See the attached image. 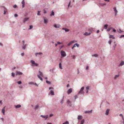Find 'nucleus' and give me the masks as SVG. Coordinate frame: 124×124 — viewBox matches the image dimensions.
I'll use <instances>...</instances> for the list:
<instances>
[{"label": "nucleus", "mask_w": 124, "mask_h": 124, "mask_svg": "<svg viewBox=\"0 0 124 124\" xmlns=\"http://www.w3.org/2000/svg\"><path fill=\"white\" fill-rule=\"evenodd\" d=\"M108 43L109 44H111V41L110 40L108 41Z\"/></svg>", "instance_id": "51"}, {"label": "nucleus", "mask_w": 124, "mask_h": 124, "mask_svg": "<svg viewBox=\"0 0 124 124\" xmlns=\"http://www.w3.org/2000/svg\"><path fill=\"white\" fill-rule=\"evenodd\" d=\"M59 68H60V69H62V64H61V63H59Z\"/></svg>", "instance_id": "30"}, {"label": "nucleus", "mask_w": 124, "mask_h": 124, "mask_svg": "<svg viewBox=\"0 0 124 124\" xmlns=\"http://www.w3.org/2000/svg\"><path fill=\"white\" fill-rule=\"evenodd\" d=\"M34 83L33 82H30L29 83V84L30 85H34Z\"/></svg>", "instance_id": "41"}, {"label": "nucleus", "mask_w": 124, "mask_h": 124, "mask_svg": "<svg viewBox=\"0 0 124 124\" xmlns=\"http://www.w3.org/2000/svg\"><path fill=\"white\" fill-rule=\"evenodd\" d=\"M84 87H82L80 89V91L78 92V94H79L81 93H83V91L84 89Z\"/></svg>", "instance_id": "2"}, {"label": "nucleus", "mask_w": 124, "mask_h": 124, "mask_svg": "<svg viewBox=\"0 0 124 124\" xmlns=\"http://www.w3.org/2000/svg\"><path fill=\"white\" fill-rule=\"evenodd\" d=\"M37 76L38 78L42 81H43V79L42 78L40 77V76L39 75H37Z\"/></svg>", "instance_id": "21"}, {"label": "nucleus", "mask_w": 124, "mask_h": 124, "mask_svg": "<svg viewBox=\"0 0 124 124\" xmlns=\"http://www.w3.org/2000/svg\"><path fill=\"white\" fill-rule=\"evenodd\" d=\"M33 26L32 25H31L30 26V28L29 29V30H30L33 28Z\"/></svg>", "instance_id": "35"}, {"label": "nucleus", "mask_w": 124, "mask_h": 124, "mask_svg": "<svg viewBox=\"0 0 124 124\" xmlns=\"http://www.w3.org/2000/svg\"><path fill=\"white\" fill-rule=\"evenodd\" d=\"M123 120V122H122L121 121V122L123 124H124V119Z\"/></svg>", "instance_id": "64"}, {"label": "nucleus", "mask_w": 124, "mask_h": 124, "mask_svg": "<svg viewBox=\"0 0 124 124\" xmlns=\"http://www.w3.org/2000/svg\"><path fill=\"white\" fill-rule=\"evenodd\" d=\"M91 33V32H89L88 33L87 32H85L84 34L83 35H85L86 36H89L90 35Z\"/></svg>", "instance_id": "7"}, {"label": "nucleus", "mask_w": 124, "mask_h": 124, "mask_svg": "<svg viewBox=\"0 0 124 124\" xmlns=\"http://www.w3.org/2000/svg\"><path fill=\"white\" fill-rule=\"evenodd\" d=\"M86 88L87 90H89V86H87L86 87Z\"/></svg>", "instance_id": "44"}, {"label": "nucleus", "mask_w": 124, "mask_h": 124, "mask_svg": "<svg viewBox=\"0 0 124 124\" xmlns=\"http://www.w3.org/2000/svg\"><path fill=\"white\" fill-rule=\"evenodd\" d=\"M44 20V23L45 24H46L48 22V20L45 17H43Z\"/></svg>", "instance_id": "4"}, {"label": "nucleus", "mask_w": 124, "mask_h": 124, "mask_svg": "<svg viewBox=\"0 0 124 124\" xmlns=\"http://www.w3.org/2000/svg\"><path fill=\"white\" fill-rule=\"evenodd\" d=\"M124 61H122L120 63V66H122L123 65H124Z\"/></svg>", "instance_id": "23"}, {"label": "nucleus", "mask_w": 124, "mask_h": 124, "mask_svg": "<svg viewBox=\"0 0 124 124\" xmlns=\"http://www.w3.org/2000/svg\"><path fill=\"white\" fill-rule=\"evenodd\" d=\"M75 45H76V46H77L78 47L79 46V44H78L77 43H76L75 44Z\"/></svg>", "instance_id": "50"}, {"label": "nucleus", "mask_w": 124, "mask_h": 124, "mask_svg": "<svg viewBox=\"0 0 124 124\" xmlns=\"http://www.w3.org/2000/svg\"><path fill=\"white\" fill-rule=\"evenodd\" d=\"M18 16V15L17 14H15L14 15V16L15 17H17Z\"/></svg>", "instance_id": "49"}, {"label": "nucleus", "mask_w": 124, "mask_h": 124, "mask_svg": "<svg viewBox=\"0 0 124 124\" xmlns=\"http://www.w3.org/2000/svg\"><path fill=\"white\" fill-rule=\"evenodd\" d=\"M26 44H25L24 45H23V46L22 47V48L23 49H25L26 47Z\"/></svg>", "instance_id": "31"}, {"label": "nucleus", "mask_w": 124, "mask_h": 124, "mask_svg": "<svg viewBox=\"0 0 124 124\" xmlns=\"http://www.w3.org/2000/svg\"><path fill=\"white\" fill-rule=\"evenodd\" d=\"M119 76V75H116L115 76V78H116Z\"/></svg>", "instance_id": "58"}, {"label": "nucleus", "mask_w": 124, "mask_h": 124, "mask_svg": "<svg viewBox=\"0 0 124 124\" xmlns=\"http://www.w3.org/2000/svg\"><path fill=\"white\" fill-rule=\"evenodd\" d=\"M21 106L20 105H16L15 106L16 108H20Z\"/></svg>", "instance_id": "27"}, {"label": "nucleus", "mask_w": 124, "mask_h": 124, "mask_svg": "<svg viewBox=\"0 0 124 124\" xmlns=\"http://www.w3.org/2000/svg\"><path fill=\"white\" fill-rule=\"evenodd\" d=\"M50 94L51 95H54V91L52 90H50Z\"/></svg>", "instance_id": "19"}, {"label": "nucleus", "mask_w": 124, "mask_h": 124, "mask_svg": "<svg viewBox=\"0 0 124 124\" xmlns=\"http://www.w3.org/2000/svg\"><path fill=\"white\" fill-rule=\"evenodd\" d=\"M22 74H23V73L22 72H21L20 71H17L16 72V75H22Z\"/></svg>", "instance_id": "16"}, {"label": "nucleus", "mask_w": 124, "mask_h": 124, "mask_svg": "<svg viewBox=\"0 0 124 124\" xmlns=\"http://www.w3.org/2000/svg\"><path fill=\"white\" fill-rule=\"evenodd\" d=\"M72 57H73V59H75V56L74 55H73V56Z\"/></svg>", "instance_id": "60"}, {"label": "nucleus", "mask_w": 124, "mask_h": 124, "mask_svg": "<svg viewBox=\"0 0 124 124\" xmlns=\"http://www.w3.org/2000/svg\"><path fill=\"white\" fill-rule=\"evenodd\" d=\"M39 75L41 77H43V75L42 72L40 71H39Z\"/></svg>", "instance_id": "24"}, {"label": "nucleus", "mask_w": 124, "mask_h": 124, "mask_svg": "<svg viewBox=\"0 0 124 124\" xmlns=\"http://www.w3.org/2000/svg\"><path fill=\"white\" fill-rule=\"evenodd\" d=\"M124 37V35H121L120 36V38H121L123 37Z\"/></svg>", "instance_id": "47"}, {"label": "nucleus", "mask_w": 124, "mask_h": 124, "mask_svg": "<svg viewBox=\"0 0 124 124\" xmlns=\"http://www.w3.org/2000/svg\"><path fill=\"white\" fill-rule=\"evenodd\" d=\"M38 64H37V63H35V64H34L32 65V66H38Z\"/></svg>", "instance_id": "34"}, {"label": "nucleus", "mask_w": 124, "mask_h": 124, "mask_svg": "<svg viewBox=\"0 0 124 124\" xmlns=\"http://www.w3.org/2000/svg\"><path fill=\"white\" fill-rule=\"evenodd\" d=\"M119 32L120 33H122V32H124V31H122L120 29H119Z\"/></svg>", "instance_id": "46"}, {"label": "nucleus", "mask_w": 124, "mask_h": 124, "mask_svg": "<svg viewBox=\"0 0 124 124\" xmlns=\"http://www.w3.org/2000/svg\"><path fill=\"white\" fill-rule=\"evenodd\" d=\"M54 12L53 11V10H52L51 12V14H50V15L51 16H54Z\"/></svg>", "instance_id": "18"}, {"label": "nucleus", "mask_w": 124, "mask_h": 124, "mask_svg": "<svg viewBox=\"0 0 124 124\" xmlns=\"http://www.w3.org/2000/svg\"><path fill=\"white\" fill-rule=\"evenodd\" d=\"M82 118V116L81 115H78V119L79 120L80 119H81Z\"/></svg>", "instance_id": "17"}, {"label": "nucleus", "mask_w": 124, "mask_h": 124, "mask_svg": "<svg viewBox=\"0 0 124 124\" xmlns=\"http://www.w3.org/2000/svg\"><path fill=\"white\" fill-rule=\"evenodd\" d=\"M36 85V86H38V85L36 83H34V85Z\"/></svg>", "instance_id": "54"}, {"label": "nucleus", "mask_w": 124, "mask_h": 124, "mask_svg": "<svg viewBox=\"0 0 124 124\" xmlns=\"http://www.w3.org/2000/svg\"><path fill=\"white\" fill-rule=\"evenodd\" d=\"M70 2H71V1H70V2L69 3V4H68V7L69 8V6L70 5Z\"/></svg>", "instance_id": "48"}, {"label": "nucleus", "mask_w": 124, "mask_h": 124, "mask_svg": "<svg viewBox=\"0 0 124 124\" xmlns=\"http://www.w3.org/2000/svg\"><path fill=\"white\" fill-rule=\"evenodd\" d=\"M42 54V53L41 52L37 53H36V54H35V55H36V56H37V55H38V54L41 55V54Z\"/></svg>", "instance_id": "22"}, {"label": "nucleus", "mask_w": 124, "mask_h": 124, "mask_svg": "<svg viewBox=\"0 0 124 124\" xmlns=\"http://www.w3.org/2000/svg\"><path fill=\"white\" fill-rule=\"evenodd\" d=\"M67 102L69 106H71V102L69 100H67Z\"/></svg>", "instance_id": "10"}, {"label": "nucleus", "mask_w": 124, "mask_h": 124, "mask_svg": "<svg viewBox=\"0 0 124 124\" xmlns=\"http://www.w3.org/2000/svg\"><path fill=\"white\" fill-rule=\"evenodd\" d=\"M17 7V6L16 5H15L14 6H13V7L14 8H16Z\"/></svg>", "instance_id": "57"}, {"label": "nucleus", "mask_w": 124, "mask_h": 124, "mask_svg": "<svg viewBox=\"0 0 124 124\" xmlns=\"http://www.w3.org/2000/svg\"><path fill=\"white\" fill-rule=\"evenodd\" d=\"M85 122V120L84 119H83L81 121L80 124H83Z\"/></svg>", "instance_id": "25"}, {"label": "nucleus", "mask_w": 124, "mask_h": 124, "mask_svg": "<svg viewBox=\"0 0 124 124\" xmlns=\"http://www.w3.org/2000/svg\"><path fill=\"white\" fill-rule=\"evenodd\" d=\"M72 92V89L71 88H70L67 91V93L68 94H69L71 93Z\"/></svg>", "instance_id": "6"}, {"label": "nucleus", "mask_w": 124, "mask_h": 124, "mask_svg": "<svg viewBox=\"0 0 124 124\" xmlns=\"http://www.w3.org/2000/svg\"><path fill=\"white\" fill-rule=\"evenodd\" d=\"M40 116L42 117V118H46L45 119V120H46L47 119V118L48 117V116H44L43 115H41Z\"/></svg>", "instance_id": "11"}, {"label": "nucleus", "mask_w": 124, "mask_h": 124, "mask_svg": "<svg viewBox=\"0 0 124 124\" xmlns=\"http://www.w3.org/2000/svg\"><path fill=\"white\" fill-rule=\"evenodd\" d=\"M62 124H69L68 121H66L65 123H63Z\"/></svg>", "instance_id": "38"}, {"label": "nucleus", "mask_w": 124, "mask_h": 124, "mask_svg": "<svg viewBox=\"0 0 124 124\" xmlns=\"http://www.w3.org/2000/svg\"><path fill=\"white\" fill-rule=\"evenodd\" d=\"M53 26L56 28H59L61 26L59 24H54L53 25Z\"/></svg>", "instance_id": "3"}, {"label": "nucleus", "mask_w": 124, "mask_h": 124, "mask_svg": "<svg viewBox=\"0 0 124 124\" xmlns=\"http://www.w3.org/2000/svg\"><path fill=\"white\" fill-rule=\"evenodd\" d=\"M113 9L115 12V16H116V15L117 13H118V11L116 9V7L114 8Z\"/></svg>", "instance_id": "5"}, {"label": "nucleus", "mask_w": 124, "mask_h": 124, "mask_svg": "<svg viewBox=\"0 0 124 124\" xmlns=\"http://www.w3.org/2000/svg\"><path fill=\"white\" fill-rule=\"evenodd\" d=\"M112 29L113 30V31L114 32H116V30L114 28H112Z\"/></svg>", "instance_id": "42"}, {"label": "nucleus", "mask_w": 124, "mask_h": 124, "mask_svg": "<svg viewBox=\"0 0 124 124\" xmlns=\"http://www.w3.org/2000/svg\"><path fill=\"white\" fill-rule=\"evenodd\" d=\"M22 3L23 4H25V2L24 0H23L22 2Z\"/></svg>", "instance_id": "45"}, {"label": "nucleus", "mask_w": 124, "mask_h": 124, "mask_svg": "<svg viewBox=\"0 0 124 124\" xmlns=\"http://www.w3.org/2000/svg\"><path fill=\"white\" fill-rule=\"evenodd\" d=\"M22 43H23V45H25V44H24V40H23L22 41Z\"/></svg>", "instance_id": "56"}, {"label": "nucleus", "mask_w": 124, "mask_h": 124, "mask_svg": "<svg viewBox=\"0 0 124 124\" xmlns=\"http://www.w3.org/2000/svg\"><path fill=\"white\" fill-rule=\"evenodd\" d=\"M75 42V40H74L72 41H71L68 44V46H69L71 44H72L73 43H74Z\"/></svg>", "instance_id": "12"}, {"label": "nucleus", "mask_w": 124, "mask_h": 124, "mask_svg": "<svg viewBox=\"0 0 124 124\" xmlns=\"http://www.w3.org/2000/svg\"><path fill=\"white\" fill-rule=\"evenodd\" d=\"M24 55V53H22L21 54V55L22 56H23Z\"/></svg>", "instance_id": "61"}, {"label": "nucleus", "mask_w": 124, "mask_h": 124, "mask_svg": "<svg viewBox=\"0 0 124 124\" xmlns=\"http://www.w3.org/2000/svg\"><path fill=\"white\" fill-rule=\"evenodd\" d=\"M109 38H112L113 39H115V37H114V36L113 35H109Z\"/></svg>", "instance_id": "20"}, {"label": "nucleus", "mask_w": 124, "mask_h": 124, "mask_svg": "<svg viewBox=\"0 0 124 124\" xmlns=\"http://www.w3.org/2000/svg\"><path fill=\"white\" fill-rule=\"evenodd\" d=\"M29 20L28 18H25L23 20V23H25V22L28 21Z\"/></svg>", "instance_id": "9"}, {"label": "nucleus", "mask_w": 124, "mask_h": 124, "mask_svg": "<svg viewBox=\"0 0 124 124\" xmlns=\"http://www.w3.org/2000/svg\"><path fill=\"white\" fill-rule=\"evenodd\" d=\"M12 74V76L13 77H14L15 75V73H13L12 72L11 73Z\"/></svg>", "instance_id": "43"}, {"label": "nucleus", "mask_w": 124, "mask_h": 124, "mask_svg": "<svg viewBox=\"0 0 124 124\" xmlns=\"http://www.w3.org/2000/svg\"><path fill=\"white\" fill-rule=\"evenodd\" d=\"M88 69H89V66L87 65V66L86 67V70H88Z\"/></svg>", "instance_id": "55"}, {"label": "nucleus", "mask_w": 124, "mask_h": 124, "mask_svg": "<svg viewBox=\"0 0 124 124\" xmlns=\"http://www.w3.org/2000/svg\"><path fill=\"white\" fill-rule=\"evenodd\" d=\"M40 11H38V12L37 13V15L38 16H39L40 15Z\"/></svg>", "instance_id": "39"}, {"label": "nucleus", "mask_w": 124, "mask_h": 124, "mask_svg": "<svg viewBox=\"0 0 124 124\" xmlns=\"http://www.w3.org/2000/svg\"><path fill=\"white\" fill-rule=\"evenodd\" d=\"M6 11L5 10H4V14L5 15L6 14Z\"/></svg>", "instance_id": "62"}, {"label": "nucleus", "mask_w": 124, "mask_h": 124, "mask_svg": "<svg viewBox=\"0 0 124 124\" xmlns=\"http://www.w3.org/2000/svg\"><path fill=\"white\" fill-rule=\"evenodd\" d=\"M62 29L63 30H64L66 32H68L70 31L69 29L66 28H62Z\"/></svg>", "instance_id": "8"}, {"label": "nucleus", "mask_w": 124, "mask_h": 124, "mask_svg": "<svg viewBox=\"0 0 124 124\" xmlns=\"http://www.w3.org/2000/svg\"><path fill=\"white\" fill-rule=\"evenodd\" d=\"M30 62L32 64V65L34 64H35V61L33 60H31Z\"/></svg>", "instance_id": "26"}, {"label": "nucleus", "mask_w": 124, "mask_h": 124, "mask_svg": "<svg viewBox=\"0 0 124 124\" xmlns=\"http://www.w3.org/2000/svg\"><path fill=\"white\" fill-rule=\"evenodd\" d=\"M46 83H47V84H51V82L50 81H48V80H46Z\"/></svg>", "instance_id": "33"}, {"label": "nucleus", "mask_w": 124, "mask_h": 124, "mask_svg": "<svg viewBox=\"0 0 124 124\" xmlns=\"http://www.w3.org/2000/svg\"><path fill=\"white\" fill-rule=\"evenodd\" d=\"M116 45H117V44H115V45L113 46V47L114 48H115L116 47Z\"/></svg>", "instance_id": "59"}, {"label": "nucleus", "mask_w": 124, "mask_h": 124, "mask_svg": "<svg viewBox=\"0 0 124 124\" xmlns=\"http://www.w3.org/2000/svg\"><path fill=\"white\" fill-rule=\"evenodd\" d=\"M17 83L19 84H21L22 83V82L21 81H18Z\"/></svg>", "instance_id": "37"}, {"label": "nucleus", "mask_w": 124, "mask_h": 124, "mask_svg": "<svg viewBox=\"0 0 124 124\" xmlns=\"http://www.w3.org/2000/svg\"><path fill=\"white\" fill-rule=\"evenodd\" d=\"M74 97L75 99L78 98V96L77 95H75Z\"/></svg>", "instance_id": "53"}, {"label": "nucleus", "mask_w": 124, "mask_h": 124, "mask_svg": "<svg viewBox=\"0 0 124 124\" xmlns=\"http://www.w3.org/2000/svg\"><path fill=\"white\" fill-rule=\"evenodd\" d=\"M109 109H107L106 113H105V115H108L109 112Z\"/></svg>", "instance_id": "15"}, {"label": "nucleus", "mask_w": 124, "mask_h": 124, "mask_svg": "<svg viewBox=\"0 0 124 124\" xmlns=\"http://www.w3.org/2000/svg\"><path fill=\"white\" fill-rule=\"evenodd\" d=\"M50 71V72H53V70L52 69H50V70H49Z\"/></svg>", "instance_id": "63"}, {"label": "nucleus", "mask_w": 124, "mask_h": 124, "mask_svg": "<svg viewBox=\"0 0 124 124\" xmlns=\"http://www.w3.org/2000/svg\"><path fill=\"white\" fill-rule=\"evenodd\" d=\"M108 25L107 24H106L104 25V28L105 29H107V28L108 26Z\"/></svg>", "instance_id": "29"}, {"label": "nucleus", "mask_w": 124, "mask_h": 124, "mask_svg": "<svg viewBox=\"0 0 124 124\" xmlns=\"http://www.w3.org/2000/svg\"><path fill=\"white\" fill-rule=\"evenodd\" d=\"M112 28L111 27L109 28H108V29L107 30V31H109L110 30H111L112 29Z\"/></svg>", "instance_id": "32"}, {"label": "nucleus", "mask_w": 124, "mask_h": 124, "mask_svg": "<svg viewBox=\"0 0 124 124\" xmlns=\"http://www.w3.org/2000/svg\"><path fill=\"white\" fill-rule=\"evenodd\" d=\"M92 56H94L95 57H96L98 56V55L96 54H94L93 55H92Z\"/></svg>", "instance_id": "36"}, {"label": "nucleus", "mask_w": 124, "mask_h": 124, "mask_svg": "<svg viewBox=\"0 0 124 124\" xmlns=\"http://www.w3.org/2000/svg\"><path fill=\"white\" fill-rule=\"evenodd\" d=\"M5 107H4L2 109V112L3 114L4 115H5Z\"/></svg>", "instance_id": "14"}, {"label": "nucleus", "mask_w": 124, "mask_h": 124, "mask_svg": "<svg viewBox=\"0 0 124 124\" xmlns=\"http://www.w3.org/2000/svg\"><path fill=\"white\" fill-rule=\"evenodd\" d=\"M61 55L62 57H64L65 56H66V54L65 52L63 51H62L61 52Z\"/></svg>", "instance_id": "1"}, {"label": "nucleus", "mask_w": 124, "mask_h": 124, "mask_svg": "<svg viewBox=\"0 0 124 124\" xmlns=\"http://www.w3.org/2000/svg\"><path fill=\"white\" fill-rule=\"evenodd\" d=\"M64 96H63V98L61 100V102H60V103H61V104H62L63 103V101H64Z\"/></svg>", "instance_id": "28"}, {"label": "nucleus", "mask_w": 124, "mask_h": 124, "mask_svg": "<svg viewBox=\"0 0 124 124\" xmlns=\"http://www.w3.org/2000/svg\"><path fill=\"white\" fill-rule=\"evenodd\" d=\"M39 106L38 105H36L35 107V108H34V109H37L39 107Z\"/></svg>", "instance_id": "40"}, {"label": "nucleus", "mask_w": 124, "mask_h": 124, "mask_svg": "<svg viewBox=\"0 0 124 124\" xmlns=\"http://www.w3.org/2000/svg\"><path fill=\"white\" fill-rule=\"evenodd\" d=\"M92 110H91L90 111H85V113H88L89 114L90 113H91L92 112Z\"/></svg>", "instance_id": "13"}, {"label": "nucleus", "mask_w": 124, "mask_h": 124, "mask_svg": "<svg viewBox=\"0 0 124 124\" xmlns=\"http://www.w3.org/2000/svg\"><path fill=\"white\" fill-rule=\"evenodd\" d=\"M43 11H44V14L46 13V11L44 9Z\"/></svg>", "instance_id": "52"}]
</instances>
